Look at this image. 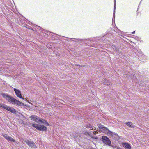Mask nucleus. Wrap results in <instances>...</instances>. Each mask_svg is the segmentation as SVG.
Masks as SVG:
<instances>
[{
    "label": "nucleus",
    "mask_w": 149,
    "mask_h": 149,
    "mask_svg": "<svg viewBox=\"0 0 149 149\" xmlns=\"http://www.w3.org/2000/svg\"><path fill=\"white\" fill-rule=\"evenodd\" d=\"M32 126L39 130L42 131H46L47 130V128L43 125H38L33 123Z\"/></svg>",
    "instance_id": "nucleus-4"
},
{
    "label": "nucleus",
    "mask_w": 149,
    "mask_h": 149,
    "mask_svg": "<svg viewBox=\"0 0 149 149\" xmlns=\"http://www.w3.org/2000/svg\"><path fill=\"white\" fill-rule=\"evenodd\" d=\"M125 123L127 126L131 128H134L135 127V126L133 125V123L131 122H127Z\"/></svg>",
    "instance_id": "nucleus-11"
},
{
    "label": "nucleus",
    "mask_w": 149,
    "mask_h": 149,
    "mask_svg": "<svg viewBox=\"0 0 149 149\" xmlns=\"http://www.w3.org/2000/svg\"><path fill=\"white\" fill-rule=\"evenodd\" d=\"M122 145L123 147H125L127 149H131V145L128 143H123Z\"/></svg>",
    "instance_id": "nucleus-10"
},
{
    "label": "nucleus",
    "mask_w": 149,
    "mask_h": 149,
    "mask_svg": "<svg viewBox=\"0 0 149 149\" xmlns=\"http://www.w3.org/2000/svg\"><path fill=\"white\" fill-rule=\"evenodd\" d=\"M24 141L30 147L36 148V145L33 142L29 141L27 139L25 140Z\"/></svg>",
    "instance_id": "nucleus-7"
},
{
    "label": "nucleus",
    "mask_w": 149,
    "mask_h": 149,
    "mask_svg": "<svg viewBox=\"0 0 149 149\" xmlns=\"http://www.w3.org/2000/svg\"><path fill=\"white\" fill-rule=\"evenodd\" d=\"M2 95L3 98L13 104L17 106H25L24 103L8 95L3 94Z\"/></svg>",
    "instance_id": "nucleus-1"
},
{
    "label": "nucleus",
    "mask_w": 149,
    "mask_h": 149,
    "mask_svg": "<svg viewBox=\"0 0 149 149\" xmlns=\"http://www.w3.org/2000/svg\"><path fill=\"white\" fill-rule=\"evenodd\" d=\"M4 137L6 139L10 141L13 142H15V141L13 139L12 137L9 136L7 134H5L3 135Z\"/></svg>",
    "instance_id": "nucleus-9"
},
{
    "label": "nucleus",
    "mask_w": 149,
    "mask_h": 149,
    "mask_svg": "<svg viewBox=\"0 0 149 149\" xmlns=\"http://www.w3.org/2000/svg\"><path fill=\"white\" fill-rule=\"evenodd\" d=\"M0 107L4 108L13 113H15L17 112V111L14 109V108L10 107H8L7 105H4L2 104H0Z\"/></svg>",
    "instance_id": "nucleus-5"
},
{
    "label": "nucleus",
    "mask_w": 149,
    "mask_h": 149,
    "mask_svg": "<svg viewBox=\"0 0 149 149\" xmlns=\"http://www.w3.org/2000/svg\"><path fill=\"white\" fill-rule=\"evenodd\" d=\"M22 99H23V100H24V98H22Z\"/></svg>",
    "instance_id": "nucleus-16"
},
{
    "label": "nucleus",
    "mask_w": 149,
    "mask_h": 149,
    "mask_svg": "<svg viewBox=\"0 0 149 149\" xmlns=\"http://www.w3.org/2000/svg\"><path fill=\"white\" fill-rule=\"evenodd\" d=\"M31 119L35 121L36 122L39 123H41L44 124L46 126H49V124L47 121L43 119H42L40 118L37 116L32 115L30 117Z\"/></svg>",
    "instance_id": "nucleus-2"
},
{
    "label": "nucleus",
    "mask_w": 149,
    "mask_h": 149,
    "mask_svg": "<svg viewBox=\"0 0 149 149\" xmlns=\"http://www.w3.org/2000/svg\"><path fill=\"white\" fill-rule=\"evenodd\" d=\"M87 127L91 129V130H93L95 128L93 126L90 124L87 126Z\"/></svg>",
    "instance_id": "nucleus-13"
},
{
    "label": "nucleus",
    "mask_w": 149,
    "mask_h": 149,
    "mask_svg": "<svg viewBox=\"0 0 149 149\" xmlns=\"http://www.w3.org/2000/svg\"><path fill=\"white\" fill-rule=\"evenodd\" d=\"M14 90L15 91V94L17 97L20 98H22V95L21 94V92L20 90L15 88L14 89Z\"/></svg>",
    "instance_id": "nucleus-8"
},
{
    "label": "nucleus",
    "mask_w": 149,
    "mask_h": 149,
    "mask_svg": "<svg viewBox=\"0 0 149 149\" xmlns=\"http://www.w3.org/2000/svg\"><path fill=\"white\" fill-rule=\"evenodd\" d=\"M25 100H26V101H27V102H28V103H30V102H29V101H28V100H27V99H26H26H25Z\"/></svg>",
    "instance_id": "nucleus-15"
},
{
    "label": "nucleus",
    "mask_w": 149,
    "mask_h": 149,
    "mask_svg": "<svg viewBox=\"0 0 149 149\" xmlns=\"http://www.w3.org/2000/svg\"><path fill=\"white\" fill-rule=\"evenodd\" d=\"M103 142L106 145H110L111 144V142L109 138L106 136H103L102 137Z\"/></svg>",
    "instance_id": "nucleus-6"
},
{
    "label": "nucleus",
    "mask_w": 149,
    "mask_h": 149,
    "mask_svg": "<svg viewBox=\"0 0 149 149\" xmlns=\"http://www.w3.org/2000/svg\"><path fill=\"white\" fill-rule=\"evenodd\" d=\"M104 82L105 84L106 85L109 86L110 85L109 81L107 79H105Z\"/></svg>",
    "instance_id": "nucleus-12"
},
{
    "label": "nucleus",
    "mask_w": 149,
    "mask_h": 149,
    "mask_svg": "<svg viewBox=\"0 0 149 149\" xmlns=\"http://www.w3.org/2000/svg\"><path fill=\"white\" fill-rule=\"evenodd\" d=\"M93 133L94 134H96L97 133V132H96V131H94Z\"/></svg>",
    "instance_id": "nucleus-14"
},
{
    "label": "nucleus",
    "mask_w": 149,
    "mask_h": 149,
    "mask_svg": "<svg viewBox=\"0 0 149 149\" xmlns=\"http://www.w3.org/2000/svg\"><path fill=\"white\" fill-rule=\"evenodd\" d=\"M100 131L102 133H105L107 135H111L112 133L108 129L102 125L99 126Z\"/></svg>",
    "instance_id": "nucleus-3"
}]
</instances>
